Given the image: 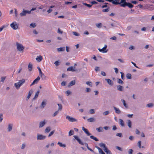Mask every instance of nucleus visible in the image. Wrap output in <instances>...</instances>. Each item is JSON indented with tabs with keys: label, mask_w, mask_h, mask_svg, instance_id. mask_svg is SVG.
I'll use <instances>...</instances> for the list:
<instances>
[{
	"label": "nucleus",
	"mask_w": 154,
	"mask_h": 154,
	"mask_svg": "<svg viewBox=\"0 0 154 154\" xmlns=\"http://www.w3.org/2000/svg\"><path fill=\"white\" fill-rule=\"evenodd\" d=\"M25 82V80L24 79L20 80L19 82L14 84V86L17 89H18L20 88V87Z\"/></svg>",
	"instance_id": "obj_1"
},
{
	"label": "nucleus",
	"mask_w": 154,
	"mask_h": 154,
	"mask_svg": "<svg viewBox=\"0 0 154 154\" xmlns=\"http://www.w3.org/2000/svg\"><path fill=\"white\" fill-rule=\"evenodd\" d=\"M16 45L17 49L20 51H21L24 49V47L23 45L18 42L16 43Z\"/></svg>",
	"instance_id": "obj_2"
},
{
	"label": "nucleus",
	"mask_w": 154,
	"mask_h": 154,
	"mask_svg": "<svg viewBox=\"0 0 154 154\" xmlns=\"http://www.w3.org/2000/svg\"><path fill=\"white\" fill-rule=\"evenodd\" d=\"M107 47V45H105L104 47L103 48H102V49L99 48L98 49L99 51L100 52H101L103 53H106L108 51V50L106 49Z\"/></svg>",
	"instance_id": "obj_3"
},
{
	"label": "nucleus",
	"mask_w": 154,
	"mask_h": 154,
	"mask_svg": "<svg viewBox=\"0 0 154 154\" xmlns=\"http://www.w3.org/2000/svg\"><path fill=\"white\" fill-rule=\"evenodd\" d=\"M27 14H30V11L26 10L23 9L22 12L20 14V16L23 17L25 16Z\"/></svg>",
	"instance_id": "obj_4"
},
{
	"label": "nucleus",
	"mask_w": 154,
	"mask_h": 154,
	"mask_svg": "<svg viewBox=\"0 0 154 154\" xmlns=\"http://www.w3.org/2000/svg\"><path fill=\"white\" fill-rule=\"evenodd\" d=\"M46 137L42 134H37V138L38 140H43L46 138Z\"/></svg>",
	"instance_id": "obj_5"
},
{
	"label": "nucleus",
	"mask_w": 154,
	"mask_h": 154,
	"mask_svg": "<svg viewBox=\"0 0 154 154\" xmlns=\"http://www.w3.org/2000/svg\"><path fill=\"white\" fill-rule=\"evenodd\" d=\"M66 119H68L69 122H75L77 121V120L72 117H71L69 116H67L66 117Z\"/></svg>",
	"instance_id": "obj_6"
},
{
	"label": "nucleus",
	"mask_w": 154,
	"mask_h": 154,
	"mask_svg": "<svg viewBox=\"0 0 154 154\" xmlns=\"http://www.w3.org/2000/svg\"><path fill=\"white\" fill-rule=\"evenodd\" d=\"M10 26L14 30H16L18 28V25L16 22H13L11 24Z\"/></svg>",
	"instance_id": "obj_7"
},
{
	"label": "nucleus",
	"mask_w": 154,
	"mask_h": 154,
	"mask_svg": "<svg viewBox=\"0 0 154 154\" xmlns=\"http://www.w3.org/2000/svg\"><path fill=\"white\" fill-rule=\"evenodd\" d=\"M120 3V6L123 7L127 6V2H126L125 0H121Z\"/></svg>",
	"instance_id": "obj_8"
},
{
	"label": "nucleus",
	"mask_w": 154,
	"mask_h": 154,
	"mask_svg": "<svg viewBox=\"0 0 154 154\" xmlns=\"http://www.w3.org/2000/svg\"><path fill=\"white\" fill-rule=\"evenodd\" d=\"M73 136L75 138V139L77 140L78 142L80 144L82 145H83L84 144V143L82 142L81 139H80L77 136L74 135Z\"/></svg>",
	"instance_id": "obj_9"
},
{
	"label": "nucleus",
	"mask_w": 154,
	"mask_h": 154,
	"mask_svg": "<svg viewBox=\"0 0 154 154\" xmlns=\"http://www.w3.org/2000/svg\"><path fill=\"white\" fill-rule=\"evenodd\" d=\"M46 124V121L45 120L43 121H41L39 124V128H41L43 127Z\"/></svg>",
	"instance_id": "obj_10"
},
{
	"label": "nucleus",
	"mask_w": 154,
	"mask_h": 154,
	"mask_svg": "<svg viewBox=\"0 0 154 154\" xmlns=\"http://www.w3.org/2000/svg\"><path fill=\"white\" fill-rule=\"evenodd\" d=\"M67 70L68 71L75 72L76 71V70L75 69V67L71 66L68 68L67 69Z\"/></svg>",
	"instance_id": "obj_11"
},
{
	"label": "nucleus",
	"mask_w": 154,
	"mask_h": 154,
	"mask_svg": "<svg viewBox=\"0 0 154 154\" xmlns=\"http://www.w3.org/2000/svg\"><path fill=\"white\" fill-rule=\"evenodd\" d=\"M82 130L87 134L88 136L91 135V134L89 132L88 130L85 128L83 127H82Z\"/></svg>",
	"instance_id": "obj_12"
},
{
	"label": "nucleus",
	"mask_w": 154,
	"mask_h": 154,
	"mask_svg": "<svg viewBox=\"0 0 154 154\" xmlns=\"http://www.w3.org/2000/svg\"><path fill=\"white\" fill-rule=\"evenodd\" d=\"M105 80L107 81L108 84L111 86H112L113 85V82L109 79H105Z\"/></svg>",
	"instance_id": "obj_13"
},
{
	"label": "nucleus",
	"mask_w": 154,
	"mask_h": 154,
	"mask_svg": "<svg viewBox=\"0 0 154 154\" xmlns=\"http://www.w3.org/2000/svg\"><path fill=\"white\" fill-rule=\"evenodd\" d=\"M42 59V57L41 55L37 56L36 58V60L37 61L39 62H40Z\"/></svg>",
	"instance_id": "obj_14"
},
{
	"label": "nucleus",
	"mask_w": 154,
	"mask_h": 154,
	"mask_svg": "<svg viewBox=\"0 0 154 154\" xmlns=\"http://www.w3.org/2000/svg\"><path fill=\"white\" fill-rule=\"evenodd\" d=\"M96 148L98 150L99 154H105V153L102 150L97 146H96Z\"/></svg>",
	"instance_id": "obj_15"
},
{
	"label": "nucleus",
	"mask_w": 154,
	"mask_h": 154,
	"mask_svg": "<svg viewBox=\"0 0 154 154\" xmlns=\"http://www.w3.org/2000/svg\"><path fill=\"white\" fill-rule=\"evenodd\" d=\"M117 90L118 91H122L124 90V88L123 86L120 85H118L117 86Z\"/></svg>",
	"instance_id": "obj_16"
},
{
	"label": "nucleus",
	"mask_w": 154,
	"mask_h": 154,
	"mask_svg": "<svg viewBox=\"0 0 154 154\" xmlns=\"http://www.w3.org/2000/svg\"><path fill=\"white\" fill-rule=\"evenodd\" d=\"M33 92V91L32 90H30L28 93V94L27 95L26 98V100H28V99L31 96V94H32Z\"/></svg>",
	"instance_id": "obj_17"
},
{
	"label": "nucleus",
	"mask_w": 154,
	"mask_h": 154,
	"mask_svg": "<svg viewBox=\"0 0 154 154\" xmlns=\"http://www.w3.org/2000/svg\"><path fill=\"white\" fill-rule=\"evenodd\" d=\"M113 108L115 110V112L116 113L120 114L121 113V111L119 109L117 108L115 106L113 107Z\"/></svg>",
	"instance_id": "obj_18"
},
{
	"label": "nucleus",
	"mask_w": 154,
	"mask_h": 154,
	"mask_svg": "<svg viewBox=\"0 0 154 154\" xmlns=\"http://www.w3.org/2000/svg\"><path fill=\"white\" fill-rule=\"evenodd\" d=\"M13 127V124H10L8 125V131L10 132L11 131Z\"/></svg>",
	"instance_id": "obj_19"
},
{
	"label": "nucleus",
	"mask_w": 154,
	"mask_h": 154,
	"mask_svg": "<svg viewBox=\"0 0 154 154\" xmlns=\"http://www.w3.org/2000/svg\"><path fill=\"white\" fill-rule=\"evenodd\" d=\"M46 105V102L45 101L43 100L42 103L41 104L40 106V108L42 109L44 108Z\"/></svg>",
	"instance_id": "obj_20"
},
{
	"label": "nucleus",
	"mask_w": 154,
	"mask_h": 154,
	"mask_svg": "<svg viewBox=\"0 0 154 154\" xmlns=\"http://www.w3.org/2000/svg\"><path fill=\"white\" fill-rule=\"evenodd\" d=\"M119 124L122 127H124L125 126L124 121L122 119H120L119 120Z\"/></svg>",
	"instance_id": "obj_21"
},
{
	"label": "nucleus",
	"mask_w": 154,
	"mask_h": 154,
	"mask_svg": "<svg viewBox=\"0 0 154 154\" xmlns=\"http://www.w3.org/2000/svg\"><path fill=\"white\" fill-rule=\"evenodd\" d=\"M96 130L98 132H100L103 131V128L101 127L97 128Z\"/></svg>",
	"instance_id": "obj_22"
},
{
	"label": "nucleus",
	"mask_w": 154,
	"mask_h": 154,
	"mask_svg": "<svg viewBox=\"0 0 154 154\" xmlns=\"http://www.w3.org/2000/svg\"><path fill=\"white\" fill-rule=\"evenodd\" d=\"M40 79V78L39 76H38L36 79L34 80L32 82L34 83V84H36L38 82Z\"/></svg>",
	"instance_id": "obj_23"
},
{
	"label": "nucleus",
	"mask_w": 154,
	"mask_h": 154,
	"mask_svg": "<svg viewBox=\"0 0 154 154\" xmlns=\"http://www.w3.org/2000/svg\"><path fill=\"white\" fill-rule=\"evenodd\" d=\"M32 64L29 63L28 66V69L29 71H31L32 70Z\"/></svg>",
	"instance_id": "obj_24"
},
{
	"label": "nucleus",
	"mask_w": 154,
	"mask_h": 154,
	"mask_svg": "<svg viewBox=\"0 0 154 154\" xmlns=\"http://www.w3.org/2000/svg\"><path fill=\"white\" fill-rule=\"evenodd\" d=\"M103 150L106 152V154H111V152L106 147L105 149H103Z\"/></svg>",
	"instance_id": "obj_25"
},
{
	"label": "nucleus",
	"mask_w": 154,
	"mask_h": 154,
	"mask_svg": "<svg viewBox=\"0 0 154 154\" xmlns=\"http://www.w3.org/2000/svg\"><path fill=\"white\" fill-rule=\"evenodd\" d=\"M65 47H61L58 48L57 49V50L58 51H63L65 50Z\"/></svg>",
	"instance_id": "obj_26"
},
{
	"label": "nucleus",
	"mask_w": 154,
	"mask_h": 154,
	"mask_svg": "<svg viewBox=\"0 0 154 154\" xmlns=\"http://www.w3.org/2000/svg\"><path fill=\"white\" fill-rule=\"evenodd\" d=\"M121 101L122 102L125 108H127L128 107L127 104L126 103L125 101L124 100L122 99L121 100Z\"/></svg>",
	"instance_id": "obj_27"
},
{
	"label": "nucleus",
	"mask_w": 154,
	"mask_h": 154,
	"mask_svg": "<svg viewBox=\"0 0 154 154\" xmlns=\"http://www.w3.org/2000/svg\"><path fill=\"white\" fill-rule=\"evenodd\" d=\"M51 130V128L50 127H47L45 130V132L46 133H48L50 132Z\"/></svg>",
	"instance_id": "obj_28"
},
{
	"label": "nucleus",
	"mask_w": 154,
	"mask_h": 154,
	"mask_svg": "<svg viewBox=\"0 0 154 154\" xmlns=\"http://www.w3.org/2000/svg\"><path fill=\"white\" fill-rule=\"evenodd\" d=\"M88 121L89 122H93L95 121V119L93 117H91L87 119Z\"/></svg>",
	"instance_id": "obj_29"
},
{
	"label": "nucleus",
	"mask_w": 154,
	"mask_h": 154,
	"mask_svg": "<svg viewBox=\"0 0 154 154\" xmlns=\"http://www.w3.org/2000/svg\"><path fill=\"white\" fill-rule=\"evenodd\" d=\"M99 145L100 147L103 148V149H105V148H106V146L105 144L103 143H99Z\"/></svg>",
	"instance_id": "obj_30"
},
{
	"label": "nucleus",
	"mask_w": 154,
	"mask_h": 154,
	"mask_svg": "<svg viewBox=\"0 0 154 154\" xmlns=\"http://www.w3.org/2000/svg\"><path fill=\"white\" fill-rule=\"evenodd\" d=\"M39 93V91H38L35 93V96L33 98V99L35 100L36 98H37L38 97Z\"/></svg>",
	"instance_id": "obj_31"
},
{
	"label": "nucleus",
	"mask_w": 154,
	"mask_h": 154,
	"mask_svg": "<svg viewBox=\"0 0 154 154\" xmlns=\"http://www.w3.org/2000/svg\"><path fill=\"white\" fill-rule=\"evenodd\" d=\"M57 144L59 145V146L61 147H66V145L65 144H63L59 142H58Z\"/></svg>",
	"instance_id": "obj_32"
},
{
	"label": "nucleus",
	"mask_w": 154,
	"mask_h": 154,
	"mask_svg": "<svg viewBox=\"0 0 154 154\" xmlns=\"http://www.w3.org/2000/svg\"><path fill=\"white\" fill-rule=\"evenodd\" d=\"M90 137L91 139L94 140L96 141H99V140L97 137H95L93 136H90Z\"/></svg>",
	"instance_id": "obj_33"
},
{
	"label": "nucleus",
	"mask_w": 154,
	"mask_h": 154,
	"mask_svg": "<svg viewBox=\"0 0 154 154\" xmlns=\"http://www.w3.org/2000/svg\"><path fill=\"white\" fill-rule=\"evenodd\" d=\"M37 69H38L39 71V75H41V77H42L43 74L42 73V71H41V69L39 67H37Z\"/></svg>",
	"instance_id": "obj_34"
},
{
	"label": "nucleus",
	"mask_w": 154,
	"mask_h": 154,
	"mask_svg": "<svg viewBox=\"0 0 154 154\" xmlns=\"http://www.w3.org/2000/svg\"><path fill=\"white\" fill-rule=\"evenodd\" d=\"M127 6L130 8H131L134 7V5H133L129 2H127Z\"/></svg>",
	"instance_id": "obj_35"
},
{
	"label": "nucleus",
	"mask_w": 154,
	"mask_h": 154,
	"mask_svg": "<svg viewBox=\"0 0 154 154\" xmlns=\"http://www.w3.org/2000/svg\"><path fill=\"white\" fill-rule=\"evenodd\" d=\"M75 84V80L72 81L69 84V85L70 86H72L74 85Z\"/></svg>",
	"instance_id": "obj_36"
},
{
	"label": "nucleus",
	"mask_w": 154,
	"mask_h": 154,
	"mask_svg": "<svg viewBox=\"0 0 154 154\" xmlns=\"http://www.w3.org/2000/svg\"><path fill=\"white\" fill-rule=\"evenodd\" d=\"M74 131L73 130H71L69 132V136H70L74 134Z\"/></svg>",
	"instance_id": "obj_37"
},
{
	"label": "nucleus",
	"mask_w": 154,
	"mask_h": 154,
	"mask_svg": "<svg viewBox=\"0 0 154 154\" xmlns=\"http://www.w3.org/2000/svg\"><path fill=\"white\" fill-rule=\"evenodd\" d=\"M112 4L114 5H117L118 4H120V2H119L116 1V0H113L112 2Z\"/></svg>",
	"instance_id": "obj_38"
},
{
	"label": "nucleus",
	"mask_w": 154,
	"mask_h": 154,
	"mask_svg": "<svg viewBox=\"0 0 154 154\" xmlns=\"http://www.w3.org/2000/svg\"><path fill=\"white\" fill-rule=\"evenodd\" d=\"M128 125L130 128H131V121L130 120H128L127 122Z\"/></svg>",
	"instance_id": "obj_39"
},
{
	"label": "nucleus",
	"mask_w": 154,
	"mask_h": 154,
	"mask_svg": "<svg viewBox=\"0 0 154 154\" xmlns=\"http://www.w3.org/2000/svg\"><path fill=\"white\" fill-rule=\"evenodd\" d=\"M154 106V104L152 103H149L147 104L146 106L149 108H152Z\"/></svg>",
	"instance_id": "obj_40"
},
{
	"label": "nucleus",
	"mask_w": 154,
	"mask_h": 154,
	"mask_svg": "<svg viewBox=\"0 0 154 154\" xmlns=\"http://www.w3.org/2000/svg\"><path fill=\"white\" fill-rule=\"evenodd\" d=\"M117 82L120 84H122L123 83V82L122 81V80L119 79H117Z\"/></svg>",
	"instance_id": "obj_41"
},
{
	"label": "nucleus",
	"mask_w": 154,
	"mask_h": 154,
	"mask_svg": "<svg viewBox=\"0 0 154 154\" xmlns=\"http://www.w3.org/2000/svg\"><path fill=\"white\" fill-rule=\"evenodd\" d=\"M96 26L99 28H100L102 26V24L101 23H98L96 24Z\"/></svg>",
	"instance_id": "obj_42"
},
{
	"label": "nucleus",
	"mask_w": 154,
	"mask_h": 154,
	"mask_svg": "<svg viewBox=\"0 0 154 154\" xmlns=\"http://www.w3.org/2000/svg\"><path fill=\"white\" fill-rule=\"evenodd\" d=\"M126 77L128 79H130L131 78V75L130 73L127 74L126 75Z\"/></svg>",
	"instance_id": "obj_43"
},
{
	"label": "nucleus",
	"mask_w": 154,
	"mask_h": 154,
	"mask_svg": "<svg viewBox=\"0 0 154 154\" xmlns=\"http://www.w3.org/2000/svg\"><path fill=\"white\" fill-rule=\"evenodd\" d=\"M83 4L85 5V6H87L89 8H90L92 6V5H90L89 4H88L86 3H83Z\"/></svg>",
	"instance_id": "obj_44"
},
{
	"label": "nucleus",
	"mask_w": 154,
	"mask_h": 154,
	"mask_svg": "<svg viewBox=\"0 0 154 154\" xmlns=\"http://www.w3.org/2000/svg\"><path fill=\"white\" fill-rule=\"evenodd\" d=\"M36 25L35 23H32L30 25V27L34 28L35 27Z\"/></svg>",
	"instance_id": "obj_45"
},
{
	"label": "nucleus",
	"mask_w": 154,
	"mask_h": 154,
	"mask_svg": "<svg viewBox=\"0 0 154 154\" xmlns=\"http://www.w3.org/2000/svg\"><path fill=\"white\" fill-rule=\"evenodd\" d=\"M54 131H51L50 132V134H49L48 135V137H50V136H52L54 133Z\"/></svg>",
	"instance_id": "obj_46"
},
{
	"label": "nucleus",
	"mask_w": 154,
	"mask_h": 154,
	"mask_svg": "<svg viewBox=\"0 0 154 154\" xmlns=\"http://www.w3.org/2000/svg\"><path fill=\"white\" fill-rule=\"evenodd\" d=\"M109 113V111H106L103 113V114L104 116H106L108 115Z\"/></svg>",
	"instance_id": "obj_47"
},
{
	"label": "nucleus",
	"mask_w": 154,
	"mask_h": 154,
	"mask_svg": "<svg viewBox=\"0 0 154 154\" xmlns=\"http://www.w3.org/2000/svg\"><path fill=\"white\" fill-rule=\"evenodd\" d=\"M86 84L87 85L90 86H91V87L92 86V83L91 82H86Z\"/></svg>",
	"instance_id": "obj_48"
},
{
	"label": "nucleus",
	"mask_w": 154,
	"mask_h": 154,
	"mask_svg": "<svg viewBox=\"0 0 154 154\" xmlns=\"http://www.w3.org/2000/svg\"><path fill=\"white\" fill-rule=\"evenodd\" d=\"M6 79L5 77H2L1 78V82H4Z\"/></svg>",
	"instance_id": "obj_49"
},
{
	"label": "nucleus",
	"mask_w": 154,
	"mask_h": 154,
	"mask_svg": "<svg viewBox=\"0 0 154 154\" xmlns=\"http://www.w3.org/2000/svg\"><path fill=\"white\" fill-rule=\"evenodd\" d=\"M60 63V62L58 61H57L54 62V64L56 66H58L59 65Z\"/></svg>",
	"instance_id": "obj_50"
},
{
	"label": "nucleus",
	"mask_w": 154,
	"mask_h": 154,
	"mask_svg": "<svg viewBox=\"0 0 154 154\" xmlns=\"http://www.w3.org/2000/svg\"><path fill=\"white\" fill-rule=\"evenodd\" d=\"M89 112L90 114H94L95 113L94 109H90L89 110Z\"/></svg>",
	"instance_id": "obj_51"
},
{
	"label": "nucleus",
	"mask_w": 154,
	"mask_h": 154,
	"mask_svg": "<svg viewBox=\"0 0 154 154\" xmlns=\"http://www.w3.org/2000/svg\"><path fill=\"white\" fill-rule=\"evenodd\" d=\"M58 105L59 106L58 110H61L62 109V106L61 104H58Z\"/></svg>",
	"instance_id": "obj_52"
},
{
	"label": "nucleus",
	"mask_w": 154,
	"mask_h": 154,
	"mask_svg": "<svg viewBox=\"0 0 154 154\" xmlns=\"http://www.w3.org/2000/svg\"><path fill=\"white\" fill-rule=\"evenodd\" d=\"M57 33L59 34H62L63 33V31H61L59 28L57 30Z\"/></svg>",
	"instance_id": "obj_53"
},
{
	"label": "nucleus",
	"mask_w": 154,
	"mask_h": 154,
	"mask_svg": "<svg viewBox=\"0 0 154 154\" xmlns=\"http://www.w3.org/2000/svg\"><path fill=\"white\" fill-rule=\"evenodd\" d=\"M141 141H139L138 142V146L140 148H141Z\"/></svg>",
	"instance_id": "obj_54"
},
{
	"label": "nucleus",
	"mask_w": 154,
	"mask_h": 154,
	"mask_svg": "<svg viewBox=\"0 0 154 154\" xmlns=\"http://www.w3.org/2000/svg\"><path fill=\"white\" fill-rule=\"evenodd\" d=\"M133 150L132 149H130L128 151V154H132Z\"/></svg>",
	"instance_id": "obj_55"
},
{
	"label": "nucleus",
	"mask_w": 154,
	"mask_h": 154,
	"mask_svg": "<svg viewBox=\"0 0 154 154\" xmlns=\"http://www.w3.org/2000/svg\"><path fill=\"white\" fill-rule=\"evenodd\" d=\"M59 112L58 111H56L53 114V116L54 117L56 115H57Z\"/></svg>",
	"instance_id": "obj_56"
},
{
	"label": "nucleus",
	"mask_w": 154,
	"mask_h": 154,
	"mask_svg": "<svg viewBox=\"0 0 154 154\" xmlns=\"http://www.w3.org/2000/svg\"><path fill=\"white\" fill-rule=\"evenodd\" d=\"M95 70L97 72L100 70V69L99 67L96 66L95 67Z\"/></svg>",
	"instance_id": "obj_57"
},
{
	"label": "nucleus",
	"mask_w": 154,
	"mask_h": 154,
	"mask_svg": "<svg viewBox=\"0 0 154 154\" xmlns=\"http://www.w3.org/2000/svg\"><path fill=\"white\" fill-rule=\"evenodd\" d=\"M116 136L120 137H122V134L121 133H118L116 134Z\"/></svg>",
	"instance_id": "obj_58"
},
{
	"label": "nucleus",
	"mask_w": 154,
	"mask_h": 154,
	"mask_svg": "<svg viewBox=\"0 0 154 154\" xmlns=\"http://www.w3.org/2000/svg\"><path fill=\"white\" fill-rule=\"evenodd\" d=\"M73 34L74 35L76 36H79V35L78 33L76 32H73Z\"/></svg>",
	"instance_id": "obj_59"
},
{
	"label": "nucleus",
	"mask_w": 154,
	"mask_h": 154,
	"mask_svg": "<svg viewBox=\"0 0 154 154\" xmlns=\"http://www.w3.org/2000/svg\"><path fill=\"white\" fill-rule=\"evenodd\" d=\"M120 73L121 74V78L122 79H123L124 78V73L122 72H121Z\"/></svg>",
	"instance_id": "obj_60"
},
{
	"label": "nucleus",
	"mask_w": 154,
	"mask_h": 154,
	"mask_svg": "<svg viewBox=\"0 0 154 154\" xmlns=\"http://www.w3.org/2000/svg\"><path fill=\"white\" fill-rule=\"evenodd\" d=\"M91 89L89 88H86V92H89L91 91Z\"/></svg>",
	"instance_id": "obj_61"
},
{
	"label": "nucleus",
	"mask_w": 154,
	"mask_h": 154,
	"mask_svg": "<svg viewBox=\"0 0 154 154\" xmlns=\"http://www.w3.org/2000/svg\"><path fill=\"white\" fill-rule=\"evenodd\" d=\"M71 93V92L70 91L68 90L66 92V94H67V96L69 95Z\"/></svg>",
	"instance_id": "obj_62"
},
{
	"label": "nucleus",
	"mask_w": 154,
	"mask_h": 154,
	"mask_svg": "<svg viewBox=\"0 0 154 154\" xmlns=\"http://www.w3.org/2000/svg\"><path fill=\"white\" fill-rule=\"evenodd\" d=\"M109 10V8H107L105 9H104L102 10L103 12H108Z\"/></svg>",
	"instance_id": "obj_63"
},
{
	"label": "nucleus",
	"mask_w": 154,
	"mask_h": 154,
	"mask_svg": "<svg viewBox=\"0 0 154 154\" xmlns=\"http://www.w3.org/2000/svg\"><path fill=\"white\" fill-rule=\"evenodd\" d=\"M118 61H120V62H121L122 63H124V62H125L122 59H118Z\"/></svg>",
	"instance_id": "obj_64"
}]
</instances>
